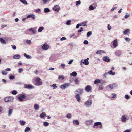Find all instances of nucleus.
I'll list each match as a JSON object with an SVG mask.
<instances>
[{"mask_svg": "<svg viewBox=\"0 0 132 132\" xmlns=\"http://www.w3.org/2000/svg\"><path fill=\"white\" fill-rule=\"evenodd\" d=\"M103 89V87L102 85L99 86L98 90H102Z\"/></svg>", "mask_w": 132, "mask_h": 132, "instance_id": "680f3d73", "label": "nucleus"}, {"mask_svg": "<svg viewBox=\"0 0 132 132\" xmlns=\"http://www.w3.org/2000/svg\"><path fill=\"white\" fill-rule=\"evenodd\" d=\"M20 56L19 54H16L14 55L13 58L15 59H18L20 58Z\"/></svg>", "mask_w": 132, "mask_h": 132, "instance_id": "c756f323", "label": "nucleus"}, {"mask_svg": "<svg viewBox=\"0 0 132 132\" xmlns=\"http://www.w3.org/2000/svg\"><path fill=\"white\" fill-rule=\"evenodd\" d=\"M103 60L106 62H108L110 61V59L107 56H104L103 57Z\"/></svg>", "mask_w": 132, "mask_h": 132, "instance_id": "aec40b11", "label": "nucleus"}, {"mask_svg": "<svg viewBox=\"0 0 132 132\" xmlns=\"http://www.w3.org/2000/svg\"><path fill=\"white\" fill-rule=\"evenodd\" d=\"M112 98H115L116 96V95L115 94L112 93Z\"/></svg>", "mask_w": 132, "mask_h": 132, "instance_id": "774afa93", "label": "nucleus"}, {"mask_svg": "<svg viewBox=\"0 0 132 132\" xmlns=\"http://www.w3.org/2000/svg\"><path fill=\"white\" fill-rule=\"evenodd\" d=\"M64 78L63 75H59V76L58 79H61L62 80Z\"/></svg>", "mask_w": 132, "mask_h": 132, "instance_id": "de8ad7c7", "label": "nucleus"}, {"mask_svg": "<svg viewBox=\"0 0 132 132\" xmlns=\"http://www.w3.org/2000/svg\"><path fill=\"white\" fill-rule=\"evenodd\" d=\"M93 121V120L92 119L86 120L85 122V124L87 126L92 125Z\"/></svg>", "mask_w": 132, "mask_h": 132, "instance_id": "6e6552de", "label": "nucleus"}, {"mask_svg": "<svg viewBox=\"0 0 132 132\" xmlns=\"http://www.w3.org/2000/svg\"><path fill=\"white\" fill-rule=\"evenodd\" d=\"M72 115L70 113H69L67 114L66 117L68 119H71L72 117Z\"/></svg>", "mask_w": 132, "mask_h": 132, "instance_id": "e433bc0d", "label": "nucleus"}, {"mask_svg": "<svg viewBox=\"0 0 132 132\" xmlns=\"http://www.w3.org/2000/svg\"><path fill=\"white\" fill-rule=\"evenodd\" d=\"M70 85V84L69 83H65L61 85L60 86L61 88L62 89H65L66 88H67L69 87Z\"/></svg>", "mask_w": 132, "mask_h": 132, "instance_id": "0eeeda50", "label": "nucleus"}, {"mask_svg": "<svg viewBox=\"0 0 132 132\" xmlns=\"http://www.w3.org/2000/svg\"><path fill=\"white\" fill-rule=\"evenodd\" d=\"M125 98L126 99H128L130 98L129 96L127 95H125Z\"/></svg>", "mask_w": 132, "mask_h": 132, "instance_id": "13d9d810", "label": "nucleus"}, {"mask_svg": "<svg viewBox=\"0 0 132 132\" xmlns=\"http://www.w3.org/2000/svg\"><path fill=\"white\" fill-rule=\"evenodd\" d=\"M43 125L44 126L46 127L49 125V123L47 122H43Z\"/></svg>", "mask_w": 132, "mask_h": 132, "instance_id": "8fccbe9b", "label": "nucleus"}, {"mask_svg": "<svg viewBox=\"0 0 132 132\" xmlns=\"http://www.w3.org/2000/svg\"><path fill=\"white\" fill-rule=\"evenodd\" d=\"M72 123L73 124L75 125H78L79 123V121L77 120H73V121Z\"/></svg>", "mask_w": 132, "mask_h": 132, "instance_id": "393cba45", "label": "nucleus"}, {"mask_svg": "<svg viewBox=\"0 0 132 132\" xmlns=\"http://www.w3.org/2000/svg\"><path fill=\"white\" fill-rule=\"evenodd\" d=\"M34 108L35 110H38L39 109V105L37 104H35L34 105Z\"/></svg>", "mask_w": 132, "mask_h": 132, "instance_id": "5701e85b", "label": "nucleus"}, {"mask_svg": "<svg viewBox=\"0 0 132 132\" xmlns=\"http://www.w3.org/2000/svg\"><path fill=\"white\" fill-rule=\"evenodd\" d=\"M81 4V1L80 0H79L77 1L76 2V6H78Z\"/></svg>", "mask_w": 132, "mask_h": 132, "instance_id": "a18cd8bd", "label": "nucleus"}, {"mask_svg": "<svg viewBox=\"0 0 132 132\" xmlns=\"http://www.w3.org/2000/svg\"><path fill=\"white\" fill-rule=\"evenodd\" d=\"M96 7V5H94V4H93L91 5H90L89 7V10L90 11H91L95 9Z\"/></svg>", "mask_w": 132, "mask_h": 132, "instance_id": "412c9836", "label": "nucleus"}, {"mask_svg": "<svg viewBox=\"0 0 132 132\" xmlns=\"http://www.w3.org/2000/svg\"><path fill=\"white\" fill-rule=\"evenodd\" d=\"M105 53V52L104 51L101 50H97L96 52V54H102L103 53Z\"/></svg>", "mask_w": 132, "mask_h": 132, "instance_id": "b1692460", "label": "nucleus"}, {"mask_svg": "<svg viewBox=\"0 0 132 132\" xmlns=\"http://www.w3.org/2000/svg\"><path fill=\"white\" fill-rule=\"evenodd\" d=\"M83 92V89H77L75 92V93H79V94L80 95L82 94Z\"/></svg>", "mask_w": 132, "mask_h": 132, "instance_id": "2eb2a0df", "label": "nucleus"}, {"mask_svg": "<svg viewBox=\"0 0 132 132\" xmlns=\"http://www.w3.org/2000/svg\"><path fill=\"white\" fill-rule=\"evenodd\" d=\"M24 87L29 89H32L34 88V86L30 84L25 85L24 86Z\"/></svg>", "mask_w": 132, "mask_h": 132, "instance_id": "9d476101", "label": "nucleus"}, {"mask_svg": "<svg viewBox=\"0 0 132 132\" xmlns=\"http://www.w3.org/2000/svg\"><path fill=\"white\" fill-rule=\"evenodd\" d=\"M76 95L75 98L78 102H80L81 100L80 97L79 96V95L77 93H75Z\"/></svg>", "mask_w": 132, "mask_h": 132, "instance_id": "a211bd4d", "label": "nucleus"}, {"mask_svg": "<svg viewBox=\"0 0 132 132\" xmlns=\"http://www.w3.org/2000/svg\"><path fill=\"white\" fill-rule=\"evenodd\" d=\"M51 87H54L53 89H55L57 88V87L56 86V84H54L51 85H50Z\"/></svg>", "mask_w": 132, "mask_h": 132, "instance_id": "79ce46f5", "label": "nucleus"}, {"mask_svg": "<svg viewBox=\"0 0 132 132\" xmlns=\"http://www.w3.org/2000/svg\"><path fill=\"white\" fill-rule=\"evenodd\" d=\"M33 80L35 82V85L37 86H39L43 84L41 79L39 77H35L34 78Z\"/></svg>", "mask_w": 132, "mask_h": 132, "instance_id": "f257e3e1", "label": "nucleus"}, {"mask_svg": "<svg viewBox=\"0 0 132 132\" xmlns=\"http://www.w3.org/2000/svg\"><path fill=\"white\" fill-rule=\"evenodd\" d=\"M127 116L126 115H123L121 118V121L123 122H125L127 120Z\"/></svg>", "mask_w": 132, "mask_h": 132, "instance_id": "ddd939ff", "label": "nucleus"}, {"mask_svg": "<svg viewBox=\"0 0 132 132\" xmlns=\"http://www.w3.org/2000/svg\"><path fill=\"white\" fill-rule=\"evenodd\" d=\"M26 123V122L23 120H21L19 121L20 124L21 126L24 125Z\"/></svg>", "mask_w": 132, "mask_h": 132, "instance_id": "7c9ffc66", "label": "nucleus"}, {"mask_svg": "<svg viewBox=\"0 0 132 132\" xmlns=\"http://www.w3.org/2000/svg\"><path fill=\"white\" fill-rule=\"evenodd\" d=\"M14 99V97L13 96H9L5 97L4 98L5 101L6 102H12Z\"/></svg>", "mask_w": 132, "mask_h": 132, "instance_id": "423d86ee", "label": "nucleus"}, {"mask_svg": "<svg viewBox=\"0 0 132 132\" xmlns=\"http://www.w3.org/2000/svg\"><path fill=\"white\" fill-rule=\"evenodd\" d=\"M15 77L13 75H11L9 77V78L10 80L13 79Z\"/></svg>", "mask_w": 132, "mask_h": 132, "instance_id": "864d4df0", "label": "nucleus"}, {"mask_svg": "<svg viewBox=\"0 0 132 132\" xmlns=\"http://www.w3.org/2000/svg\"><path fill=\"white\" fill-rule=\"evenodd\" d=\"M100 80L99 79H97L95 80L94 81V83L95 84H96L100 83Z\"/></svg>", "mask_w": 132, "mask_h": 132, "instance_id": "ea45409f", "label": "nucleus"}, {"mask_svg": "<svg viewBox=\"0 0 132 132\" xmlns=\"http://www.w3.org/2000/svg\"><path fill=\"white\" fill-rule=\"evenodd\" d=\"M82 26V24H81V23L78 24L76 26V28L77 29H78L79 28V27L80 26Z\"/></svg>", "mask_w": 132, "mask_h": 132, "instance_id": "4d7b16f0", "label": "nucleus"}, {"mask_svg": "<svg viewBox=\"0 0 132 132\" xmlns=\"http://www.w3.org/2000/svg\"><path fill=\"white\" fill-rule=\"evenodd\" d=\"M92 102L91 100H88L84 103V105L86 107H90L92 105Z\"/></svg>", "mask_w": 132, "mask_h": 132, "instance_id": "20e7f679", "label": "nucleus"}, {"mask_svg": "<svg viewBox=\"0 0 132 132\" xmlns=\"http://www.w3.org/2000/svg\"><path fill=\"white\" fill-rule=\"evenodd\" d=\"M11 46H12V48L14 50H15L16 48V46L14 45H11Z\"/></svg>", "mask_w": 132, "mask_h": 132, "instance_id": "338daca9", "label": "nucleus"}, {"mask_svg": "<svg viewBox=\"0 0 132 132\" xmlns=\"http://www.w3.org/2000/svg\"><path fill=\"white\" fill-rule=\"evenodd\" d=\"M11 93L13 95H15L17 94V92L15 90H14L11 92Z\"/></svg>", "mask_w": 132, "mask_h": 132, "instance_id": "c03bdc74", "label": "nucleus"}, {"mask_svg": "<svg viewBox=\"0 0 132 132\" xmlns=\"http://www.w3.org/2000/svg\"><path fill=\"white\" fill-rule=\"evenodd\" d=\"M37 27H35L34 28H32V31L33 33H35L37 32Z\"/></svg>", "mask_w": 132, "mask_h": 132, "instance_id": "72a5a7b5", "label": "nucleus"}, {"mask_svg": "<svg viewBox=\"0 0 132 132\" xmlns=\"http://www.w3.org/2000/svg\"><path fill=\"white\" fill-rule=\"evenodd\" d=\"M65 64H64L61 63L59 66L60 68L61 69H64L65 68Z\"/></svg>", "mask_w": 132, "mask_h": 132, "instance_id": "f704fd0d", "label": "nucleus"}, {"mask_svg": "<svg viewBox=\"0 0 132 132\" xmlns=\"http://www.w3.org/2000/svg\"><path fill=\"white\" fill-rule=\"evenodd\" d=\"M13 110L12 109H9L8 111V116H10L12 114Z\"/></svg>", "mask_w": 132, "mask_h": 132, "instance_id": "bb28decb", "label": "nucleus"}, {"mask_svg": "<svg viewBox=\"0 0 132 132\" xmlns=\"http://www.w3.org/2000/svg\"><path fill=\"white\" fill-rule=\"evenodd\" d=\"M44 29V27L43 26L40 27L38 29V32H41Z\"/></svg>", "mask_w": 132, "mask_h": 132, "instance_id": "2f4dec72", "label": "nucleus"}, {"mask_svg": "<svg viewBox=\"0 0 132 132\" xmlns=\"http://www.w3.org/2000/svg\"><path fill=\"white\" fill-rule=\"evenodd\" d=\"M0 42L2 44H5L6 43L5 41L2 38H0Z\"/></svg>", "mask_w": 132, "mask_h": 132, "instance_id": "473e14b6", "label": "nucleus"}, {"mask_svg": "<svg viewBox=\"0 0 132 132\" xmlns=\"http://www.w3.org/2000/svg\"><path fill=\"white\" fill-rule=\"evenodd\" d=\"M31 18L33 20H34L35 18V15L33 14H30L27 16L26 18Z\"/></svg>", "mask_w": 132, "mask_h": 132, "instance_id": "a878e982", "label": "nucleus"}, {"mask_svg": "<svg viewBox=\"0 0 132 132\" xmlns=\"http://www.w3.org/2000/svg\"><path fill=\"white\" fill-rule=\"evenodd\" d=\"M44 13H46L50 12V10L48 8H45L44 9Z\"/></svg>", "mask_w": 132, "mask_h": 132, "instance_id": "c85d7f7f", "label": "nucleus"}, {"mask_svg": "<svg viewBox=\"0 0 132 132\" xmlns=\"http://www.w3.org/2000/svg\"><path fill=\"white\" fill-rule=\"evenodd\" d=\"M78 35L77 34H72L70 36V38H73L74 39H76L78 36Z\"/></svg>", "mask_w": 132, "mask_h": 132, "instance_id": "4468645a", "label": "nucleus"}, {"mask_svg": "<svg viewBox=\"0 0 132 132\" xmlns=\"http://www.w3.org/2000/svg\"><path fill=\"white\" fill-rule=\"evenodd\" d=\"M23 71V69L22 68H19L18 70V72L21 73Z\"/></svg>", "mask_w": 132, "mask_h": 132, "instance_id": "052dcab7", "label": "nucleus"}, {"mask_svg": "<svg viewBox=\"0 0 132 132\" xmlns=\"http://www.w3.org/2000/svg\"><path fill=\"white\" fill-rule=\"evenodd\" d=\"M130 32V30L129 29H127L125 30L123 32V33H128Z\"/></svg>", "mask_w": 132, "mask_h": 132, "instance_id": "3c124183", "label": "nucleus"}, {"mask_svg": "<svg viewBox=\"0 0 132 132\" xmlns=\"http://www.w3.org/2000/svg\"><path fill=\"white\" fill-rule=\"evenodd\" d=\"M77 73L75 71H74L72 73L70 74V75L71 76L75 77L77 75Z\"/></svg>", "mask_w": 132, "mask_h": 132, "instance_id": "58836bf2", "label": "nucleus"}, {"mask_svg": "<svg viewBox=\"0 0 132 132\" xmlns=\"http://www.w3.org/2000/svg\"><path fill=\"white\" fill-rule=\"evenodd\" d=\"M125 40L126 41L129 42L130 40V39L128 38L125 37L124 38Z\"/></svg>", "mask_w": 132, "mask_h": 132, "instance_id": "bf43d9fd", "label": "nucleus"}, {"mask_svg": "<svg viewBox=\"0 0 132 132\" xmlns=\"http://www.w3.org/2000/svg\"><path fill=\"white\" fill-rule=\"evenodd\" d=\"M122 52L120 50H117L115 53V55L118 57H119L121 55Z\"/></svg>", "mask_w": 132, "mask_h": 132, "instance_id": "dca6fc26", "label": "nucleus"}, {"mask_svg": "<svg viewBox=\"0 0 132 132\" xmlns=\"http://www.w3.org/2000/svg\"><path fill=\"white\" fill-rule=\"evenodd\" d=\"M102 127V125L101 122H98L95 123L93 126V127L94 128H101Z\"/></svg>", "mask_w": 132, "mask_h": 132, "instance_id": "7ed1b4c3", "label": "nucleus"}, {"mask_svg": "<svg viewBox=\"0 0 132 132\" xmlns=\"http://www.w3.org/2000/svg\"><path fill=\"white\" fill-rule=\"evenodd\" d=\"M85 90L87 92H91L92 90L91 87L90 86L88 85L85 87Z\"/></svg>", "mask_w": 132, "mask_h": 132, "instance_id": "f8f14e48", "label": "nucleus"}, {"mask_svg": "<svg viewBox=\"0 0 132 132\" xmlns=\"http://www.w3.org/2000/svg\"><path fill=\"white\" fill-rule=\"evenodd\" d=\"M30 130V128L29 127H27L25 129V132H28Z\"/></svg>", "mask_w": 132, "mask_h": 132, "instance_id": "37998d69", "label": "nucleus"}, {"mask_svg": "<svg viewBox=\"0 0 132 132\" xmlns=\"http://www.w3.org/2000/svg\"><path fill=\"white\" fill-rule=\"evenodd\" d=\"M46 116V113L45 112H42L40 114L39 117L42 118H44Z\"/></svg>", "mask_w": 132, "mask_h": 132, "instance_id": "cd10ccee", "label": "nucleus"}, {"mask_svg": "<svg viewBox=\"0 0 132 132\" xmlns=\"http://www.w3.org/2000/svg\"><path fill=\"white\" fill-rule=\"evenodd\" d=\"M53 10L56 12H58L60 10V8L58 5H55L53 8Z\"/></svg>", "mask_w": 132, "mask_h": 132, "instance_id": "1a4fd4ad", "label": "nucleus"}, {"mask_svg": "<svg viewBox=\"0 0 132 132\" xmlns=\"http://www.w3.org/2000/svg\"><path fill=\"white\" fill-rule=\"evenodd\" d=\"M18 100L20 102H23L25 100L26 96L23 94H20L18 95L17 96Z\"/></svg>", "mask_w": 132, "mask_h": 132, "instance_id": "f03ea898", "label": "nucleus"}, {"mask_svg": "<svg viewBox=\"0 0 132 132\" xmlns=\"http://www.w3.org/2000/svg\"><path fill=\"white\" fill-rule=\"evenodd\" d=\"M49 45L45 43L42 46V48L43 50H47L49 48Z\"/></svg>", "mask_w": 132, "mask_h": 132, "instance_id": "9b49d317", "label": "nucleus"}, {"mask_svg": "<svg viewBox=\"0 0 132 132\" xmlns=\"http://www.w3.org/2000/svg\"><path fill=\"white\" fill-rule=\"evenodd\" d=\"M108 72H105V73L103 75V78H106L107 77V75H108Z\"/></svg>", "mask_w": 132, "mask_h": 132, "instance_id": "603ef678", "label": "nucleus"}, {"mask_svg": "<svg viewBox=\"0 0 132 132\" xmlns=\"http://www.w3.org/2000/svg\"><path fill=\"white\" fill-rule=\"evenodd\" d=\"M83 30V28L81 27L80 28V29L78 30V32L79 33L81 32V31H82Z\"/></svg>", "mask_w": 132, "mask_h": 132, "instance_id": "e2e57ef3", "label": "nucleus"}, {"mask_svg": "<svg viewBox=\"0 0 132 132\" xmlns=\"http://www.w3.org/2000/svg\"><path fill=\"white\" fill-rule=\"evenodd\" d=\"M75 44L73 42L70 43L69 44V46H75Z\"/></svg>", "mask_w": 132, "mask_h": 132, "instance_id": "6e6d98bb", "label": "nucleus"}, {"mask_svg": "<svg viewBox=\"0 0 132 132\" xmlns=\"http://www.w3.org/2000/svg\"><path fill=\"white\" fill-rule=\"evenodd\" d=\"M23 55L27 59H31V56L27 55L26 53H24Z\"/></svg>", "mask_w": 132, "mask_h": 132, "instance_id": "4c0bfd02", "label": "nucleus"}, {"mask_svg": "<svg viewBox=\"0 0 132 132\" xmlns=\"http://www.w3.org/2000/svg\"><path fill=\"white\" fill-rule=\"evenodd\" d=\"M26 43L28 44H30L31 43V41L30 40H27L26 41Z\"/></svg>", "mask_w": 132, "mask_h": 132, "instance_id": "69168bd1", "label": "nucleus"}, {"mask_svg": "<svg viewBox=\"0 0 132 132\" xmlns=\"http://www.w3.org/2000/svg\"><path fill=\"white\" fill-rule=\"evenodd\" d=\"M117 85L115 84H110L108 85L106 87V88L107 89H112L116 87Z\"/></svg>", "mask_w": 132, "mask_h": 132, "instance_id": "39448f33", "label": "nucleus"}, {"mask_svg": "<svg viewBox=\"0 0 132 132\" xmlns=\"http://www.w3.org/2000/svg\"><path fill=\"white\" fill-rule=\"evenodd\" d=\"M71 21L70 20H67L66 21V24L67 25H69L70 24Z\"/></svg>", "mask_w": 132, "mask_h": 132, "instance_id": "09e8293b", "label": "nucleus"}, {"mask_svg": "<svg viewBox=\"0 0 132 132\" xmlns=\"http://www.w3.org/2000/svg\"><path fill=\"white\" fill-rule=\"evenodd\" d=\"M20 1L24 4H27L26 1V0H20Z\"/></svg>", "mask_w": 132, "mask_h": 132, "instance_id": "a19ab883", "label": "nucleus"}, {"mask_svg": "<svg viewBox=\"0 0 132 132\" xmlns=\"http://www.w3.org/2000/svg\"><path fill=\"white\" fill-rule=\"evenodd\" d=\"M108 73L109 74L112 76L116 74L115 72H113L112 70H110L108 72Z\"/></svg>", "mask_w": 132, "mask_h": 132, "instance_id": "c9c22d12", "label": "nucleus"}, {"mask_svg": "<svg viewBox=\"0 0 132 132\" xmlns=\"http://www.w3.org/2000/svg\"><path fill=\"white\" fill-rule=\"evenodd\" d=\"M56 60L55 56L54 55H52L50 57L49 60L51 61H53Z\"/></svg>", "mask_w": 132, "mask_h": 132, "instance_id": "6ab92c4d", "label": "nucleus"}, {"mask_svg": "<svg viewBox=\"0 0 132 132\" xmlns=\"http://www.w3.org/2000/svg\"><path fill=\"white\" fill-rule=\"evenodd\" d=\"M113 45L114 46V48H115L118 45L117 40V39L113 41Z\"/></svg>", "mask_w": 132, "mask_h": 132, "instance_id": "4be33fe9", "label": "nucleus"}, {"mask_svg": "<svg viewBox=\"0 0 132 132\" xmlns=\"http://www.w3.org/2000/svg\"><path fill=\"white\" fill-rule=\"evenodd\" d=\"M74 81L75 82V83L76 84H77V83H78L79 82V80H78V78H76L75 80Z\"/></svg>", "mask_w": 132, "mask_h": 132, "instance_id": "5fc2aeb1", "label": "nucleus"}, {"mask_svg": "<svg viewBox=\"0 0 132 132\" xmlns=\"http://www.w3.org/2000/svg\"><path fill=\"white\" fill-rule=\"evenodd\" d=\"M130 16V14H127L125 15L124 18L125 19H127Z\"/></svg>", "mask_w": 132, "mask_h": 132, "instance_id": "0e129e2a", "label": "nucleus"}, {"mask_svg": "<svg viewBox=\"0 0 132 132\" xmlns=\"http://www.w3.org/2000/svg\"><path fill=\"white\" fill-rule=\"evenodd\" d=\"M2 75H6L8 73V72L5 70L3 71L2 72Z\"/></svg>", "mask_w": 132, "mask_h": 132, "instance_id": "49530a36", "label": "nucleus"}, {"mask_svg": "<svg viewBox=\"0 0 132 132\" xmlns=\"http://www.w3.org/2000/svg\"><path fill=\"white\" fill-rule=\"evenodd\" d=\"M89 58H87L86 59L83 60V63L85 65H88L89 63Z\"/></svg>", "mask_w": 132, "mask_h": 132, "instance_id": "f3484780", "label": "nucleus"}]
</instances>
